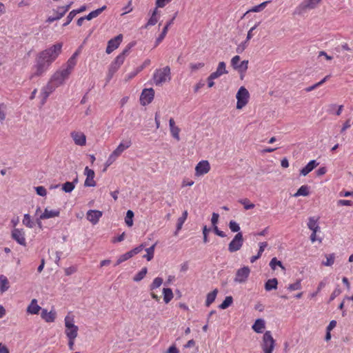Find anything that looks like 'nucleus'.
<instances>
[{
    "label": "nucleus",
    "mask_w": 353,
    "mask_h": 353,
    "mask_svg": "<svg viewBox=\"0 0 353 353\" xmlns=\"http://www.w3.org/2000/svg\"><path fill=\"white\" fill-rule=\"evenodd\" d=\"M78 55V52H74L68 59L67 62L52 75L48 84L41 90V94L44 99H46L57 88L62 85L69 78L77 65V58Z\"/></svg>",
    "instance_id": "obj_1"
},
{
    "label": "nucleus",
    "mask_w": 353,
    "mask_h": 353,
    "mask_svg": "<svg viewBox=\"0 0 353 353\" xmlns=\"http://www.w3.org/2000/svg\"><path fill=\"white\" fill-rule=\"evenodd\" d=\"M62 43H57L40 52L35 59L30 79L43 75L61 52Z\"/></svg>",
    "instance_id": "obj_2"
},
{
    "label": "nucleus",
    "mask_w": 353,
    "mask_h": 353,
    "mask_svg": "<svg viewBox=\"0 0 353 353\" xmlns=\"http://www.w3.org/2000/svg\"><path fill=\"white\" fill-rule=\"evenodd\" d=\"M171 79V70L169 66L156 69L152 75L154 84L157 86H162L169 82Z\"/></svg>",
    "instance_id": "obj_3"
},
{
    "label": "nucleus",
    "mask_w": 353,
    "mask_h": 353,
    "mask_svg": "<svg viewBox=\"0 0 353 353\" xmlns=\"http://www.w3.org/2000/svg\"><path fill=\"white\" fill-rule=\"evenodd\" d=\"M65 334L67 338H77L79 327L75 325L74 316L69 312L64 318Z\"/></svg>",
    "instance_id": "obj_4"
},
{
    "label": "nucleus",
    "mask_w": 353,
    "mask_h": 353,
    "mask_svg": "<svg viewBox=\"0 0 353 353\" xmlns=\"http://www.w3.org/2000/svg\"><path fill=\"white\" fill-rule=\"evenodd\" d=\"M321 0H303V1L295 8L294 14L301 15L307 10L316 8Z\"/></svg>",
    "instance_id": "obj_5"
},
{
    "label": "nucleus",
    "mask_w": 353,
    "mask_h": 353,
    "mask_svg": "<svg viewBox=\"0 0 353 353\" xmlns=\"http://www.w3.org/2000/svg\"><path fill=\"white\" fill-rule=\"evenodd\" d=\"M236 99L237 100L236 109H242L249 101L250 93L248 90L244 86L240 87L236 92Z\"/></svg>",
    "instance_id": "obj_6"
},
{
    "label": "nucleus",
    "mask_w": 353,
    "mask_h": 353,
    "mask_svg": "<svg viewBox=\"0 0 353 353\" xmlns=\"http://www.w3.org/2000/svg\"><path fill=\"white\" fill-rule=\"evenodd\" d=\"M275 347V341L273 339L271 332L266 331L263 336L261 348L264 353H272Z\"/></svg>",
    "instance_id": "obj_7"
},
{
    "label": "nucleus",
    "mask_w": 353,
    "mask_h": 353,
    "mask_svg": "<svg viewBox=\"0 0 353 353\" xmlns=\"http://www.w3.org/2000/svg\"><path fill=\"white\" fill-rule=\"evenodd\" d=\"M243 244V234L242 232H238L228 244V251L231 253L237 252L242 248Z\"/></svg>",
    "instance_id": "obj_8"
},
{
    "label": "nucleus",
    "mask_w": 353,
    "mask_h": 353,
    "mask_svg": "<svg viewBox=\"0 0 353 353\" xmlns=\"http://www.w3.org/2000/svg\"><path fill=\"white\" fill-rule=\"evenodd\" d=\"M240 59L241 58L239 55L233 57L231 59V65L234 70L243 74L245 73L248 68V61L244 60L240 62Z\"/></svg>",
    "instance_id": "obj_9"
},
{
    "label": "nucleus",
    "mask_w": 353,
    "mask_h": 353,
    "mask_svg": "<svg viewBox=\"0 0 353 353\" xmlns=\"http://www.w3.org/2000/svg\"><path fill=\"white\" fill-rule=\"evenodd\" d=\"M250 274V268L248 266H243L236 270L234 281L238 283H244L247 281Z\"/></svg>",
    "instance_id": "obj_10"
},
{
    "label": "nucleus",
    "mask_w": 353,
    "mask_h": 353,
    "mask_svg": "<svg viewBox=\"0 0 353 353\" xmlns=\"http://www.w3.org/2000/svg\"><path fill=\"white\" fill-rule=\"evenodd\" d=\"M11 237L20 245L26 246L27 244L26 232L22 228H13L11 231Z\"/></svg>",
    "instance_id": "obj_11"
},
{
    "label": "nucleus",
    "mask_w": 353,
    "mask_h": 353,
    "mask_svg": "<svg viewBox=\"0 0 353 353\" xmlns=\"http://www.w3.org/2000/svg\"><path fill=\"white\" fill-rule=\"evenodd\" d=\"M70 6H71V3L65 6L59 7V8H57V10H54V12L55 13V15L49 17L47 19V21L48 23H52L54 21L60 19L68 11Z\"/></svg>",
    "instance_id": "obj_12"
},
{
    "label": "nucleus",
    "mask_w": 353,
    "mask_h": 353,
    "mask_svg": "<svg viewBox=\"0 0 353 353\" xmlns=\"http://www.w3.org/2000/svg\"><path fill=\"white\" fill-rule=\"evenodd\" d=\"M210 170V165L206 160L199 161L195 167V176H201Z\"/></svg>",
    "instance_id": "obj_13"
},
{
    "label": "nucleus",
    "mask_w": 353,
    "mask_h": 353,
    "mask_svg": "<svg viewBox=\"0 0 353 353\" xmlns=\"http://www.w3.org/2000/svg\"><path fill=\"white\" fill-rule=\"evenodd\" d=\"M132 145L130 140H125L121 141L117 148L110 154L115 159H117L125 150L129 148Z\"/></svg>",
    "instance_id": "obj_14"
},
{
    "label": "nucleus",
    "mask_w": 353,
    "mask_h": 353,
    "mask_svg": "<svg viewBox=\"0 0 353 353\" xmlns=\"http://www.w3.org/2000/svg\"><path fill=\"white\" fill-rule=\"evenodd\" d=\"M123 39L122 34H119L117 37H114L113 39H111L108 42V46L105 50V52L107 54L112 53L114 50L118 48L119 45L121 44Z\"/></svg>",
    "instance_id": "obj_15"
},
{
    "label": "nucleus",
    "mask_w": 353,
    "mask_h": 353,
    "mask_svg": "<svg viewBox=\"0 0 353 353\" xmlns=\"http://www.w3.org/2000/svg\"><path fill=\"white\" fill-rule=\"evenodd\" d=\"M154 91L152 88L144 89L140 97L141 103L143 105L149 104L154 99Z\"/></svg>",
    "instance_id": "obj_16"
},
{
    "label": "nucleus",
    "mask_w": 353,
    "mask_h": 353,
    "mask_svg": "<svg viewBox=\"0 0 353 353\" xmlns=\"http://www.w3.org/2000/svg\"><path fill=\"white\" fill-rule=\"evenodd\" d=\"M74 143L79 146H84L86 144V137L85 134L80 131H72L70 133Z\"/></svg>",
    "instance_id": "obj_17"
},
{
    "label": "nucleus",
    "mask_w": 353,
    "mask_h": 353,
    "mask_svg": "<svg viewBox=\"0 0 353 353\" xmlns=\"http://www.w3.org/2000/svg\"><path fill=\"white\" fill-rule=\"evenodd\" d=\"M84 174L86 176V179L84 182V185L85 187H94L96 185V182L94 180V170L90 169L88 167H85L84 170Z\"/></svg>",
    "instance_id": "obj_18"
},
{
    "label": "nucleus",
    "mask_w": 353,
    "mask_h": 353,
    "mask_svg": "<svg viewBox=\"0 0 353 353\" xmlns=\"http://www.w3.org/2000/svg\"><path fill=\"white\" fill-rule=\"evenodd\" d=\"M102 215V212L97 210H90L86 214L87 219L93 225H95L99 222Z\"/></svg>",
    "instance_id": "obj_19"
},
{
    "label": "nucleus",
    "mask_w": 353,
    "mask_h": 353,
    "mask_svg": "<svg viewBox=\"0 0 353 353\" xmlns=\"http://www.w3.org/2000/svg\"><path fill=\"white\" fill-rule=\"evenodd\" d=\"M60 215V209L50 210L48 208H45L43 212L40 214L39 219H48L51 218L58 217Z\"/></svg>",
    "instance_id": "obj_20"
},
{
    "label": "nucleus",
    "mask_w": 353,
    "mask_h": 353,
    "mask_svg": "<svg viewBox=\"0 0 353 353\" xmlns=\"http://www.w3.org/2000/svg\"><path fill=\"white\" fill-rule=\"evenodd\" d=\"M169 128L171 136L177 141L180 140L179 133L181 129L176 125L175 121L173 118H170L169 120Z\"/></svg>",
    "instance_id": "obj_21"
},
{
    "label": "nucleus",
    "mask_w": 353,
    "mask_h": 353,
    "mask_svg": "<svg viewBox=\"0 0 353 353\" xmlns=\"http://www.w3.org/2000/svg\"><path fill=\"white\" fill-rule=\"evenodd\" d=\"M56 312L54 310H51L48 312L46 309H42L41 313V317L47 323H52L55 321L56 319Z\"/></svg>",
    "instance_id": "obj_22"
},
{
    "label": "nucleus",
    "mask_w": 353,
    "mask_h": 353,
    "mask_svg": "<svg viewBox=\"0 0 353 353\" xmlns=\"http://www.w3.org/2000/svg\"><path fill=\"white\" fill-rule=\"evenodd\" d=\"M132 46L129 45L128 47H126L121 53H120L114 60L113 63L116 64L117 65H119V67L123 63L125 57L129 54L130 50Z\"/></svg>",
    "instance_id": "obj_23"
},
{
    "label": "nucleus",
    "mask_w": 353,
    "mask_h": 353,
    "mask_svg": "<svg viewBox=\"0 0 353 353\" xmlns=\"http://www.w3.org/2000/svg\"><path fill=\"white\" fill-rule=\"evenodd\" d=\"M228 72L226 70L225 63L223 61H221L219 63L218 66L215 72L210 74L215 79H218L221 76L225 74H228Z\"/></svg>",
    "instance_id": "obj_24"
},
{
    "label": "nucleus",
    "mask_w": 353,
    "mask_h": 353,
    "mask_svg": "<svg viewBox=\"0 0 353 353\" xmlns=\"http://www.w3.org/2000/svg\"><path fill=\"white\" fill-rule=\"evenodd\" d=\"M176 16V13H175L174 16L172 17L171 20L167 22L166 25L163 28L161 33L159 34V36L157 37L156 40V46H158L165 38V35L168 33V30L169 27L173 23V21Z\"/></svg>",
    "instance_id": "obj_25"
},
{
    "label": "nucleus",
    "mask_w": 353,
    "mask_h": 353,
    "mask_svg": "<svg viewBox=\"0 0 353 353\" xmlns=\"http://www.w3.org/2000/svg\"><path fill=\"white\" fill-rule=\"evenodd\" d=\"M307 225L312 232H318L320 231L319 218L314 216L309 217Z\"/></svg>",
    "instance_id": "obj_26"
},
{
    "label": "nucleus",
    "mask_w": 353,
    "mask_h": 353,
    "mask_svg": "<svg viewBox=\"0 0 353 353\" xmlns=\"http://www.w3.org/2000/svg\"><path fill=\"white\" fill-rule=\"evenodd\" d=\"M319 163L316 160H311L304 168L300 171V174L306 176L312 172L316 167L319 165Z\"/></svg>",
    "instance_id": "obj_27"
},
{
    "label": "nucleus",
    "mask_w": 353,
    "mask_h": 353,
    "mask_svg": "<svg viewBox=\"0 0 353 353\" xmlns=\"http://www.w3.org/2000/svg\"><path fill=\"white\" fill-rule=\"evenodd\" d=\"M41 310V307L38 305L37 300L33 299L27 307V313L30 314H37Z\"/></svg>",
    "instance_id": "obj_28"
},
{
    "label": "nucleus",
    "mask_w": 353,
    "mask_h": 353,
    "mask_svg": "<svg viewBox=\"0 0 353 353\" xmlns=\"http://www.w3.org/2000/svg\"><path fill=\"white\" fill-rule=\"evenodd\" d=\"M252 327L256 333H262L265 327V322L262 319H258L255 321Z\"/></svg>",
    "instance_id": "obj_29"
},
{
    "label": "nucleus",
    "mask_w": 353,
    "mask_h": 353,
    "mask_svg": "<svg viewBox=\"0 0 353 353\" xmlns=\"http://www.w3.org/2000/svg\"><path fill=\"white\" fill-rule=\"evenodd\" d=\"M188 212L185 210L182 215L177 219L176 229L174 234L177 235L178 232L181 230L182 226L188 218Z\"/></svg>",
    "instance_id": "obj_30"
},
{
    "label": "nucleus",
    "mask_w": 353,
    "mask_h": 353,
    "mask_svg": "<svg viewBox=\"0 0 353 353\" xmlns=\"http://www.w3.org/2000/svg\"><path fill=\"white\" fill-rule=\"evenodd\" d=\"M10 288L9 281L8 278L3 275H0V292L3 293L6 292Z\"/></svg>",
    "instance_id": "obj_31"
},
{
    "label": "nucleus",
    "mask_w": 353,
    "mask_h": 353,
    "mask_svg": "<svg viewBox=\"0 0 353 353\" xmlns=\"http://www.w3.org/2000/svg\"><path fill=\"white\" fill-rule=\"evenodd\" d=\"M259 252H257V254L255 255V256H252L251 258H250V262L251 263H254L257 259H259L262 253L264 252L265 248L268 246V243L267 242H261L259 244Z\"/></svg>",
    "instance_id": "obj_32"
},
{
    "label": "nucleus",
    "mask_w": 353,
    "mask_h": 353,
    "mask_svg": "<svg viewBox=\"0 0 353 353\" xmlns=\"http://www.w3.org/2000/svg\"><path fill=\"white\" fill-rule=\"evenodd\" d=\"M278 281L276 279H268L265 283V289L266 291L276 290L277 288Z\"/></svg>",
    "instance_id": "obj_33"
},
{
    "label": "nucleus",
    "mask_w": 353,
    "mask_h": 353,
    "mask_svg": "<svg viewBox=\"0 0 353 353\" xmlns=\"http://www.w3.org/2000/svg\"><path fill=\"white\" fill-rule=\"evenodd\" d=\"M270 3V1H266L260 3L259 5L253 6L252 8L248 10L245 14H246L248 12H259L262 11Z\"/></svg>",
    "instance_id": "obj_34"
},
{
    "label": "nucleus",
    "mask_w": 353,
    "mask_h": 353,
    "mask_svg": "<svg viewBox=\"0 0 353 353\" xmlns=\"http://www.w3.org/2000/svg\"><path fill=\"white\" fill-rule=\"evenodd\" d=\"M106 6H103L100 8L90 12L88 15L85 16L86 20H91L94 18L97 17L103 11L106 9Z\"/></svg>",
    "instance_id": "obj_35"
},
{
    "label": "nucleus",
    "mask_w": 353,
    "mask_h": 353,
    "mask_svg": "<svg viewBox=\"0 0 353 353\" xmlns=\"http://www.w3.org/2000/svg\"><path fill=\"white\" fill-rule=\"evenodd\" d=\"M163 301L165 303H168L174 297L172 290L170 288L163 289Z\"/></svg>",
    "instance_id": "obj_36"
},
{
    "label": "nucleus",
    "mask_w": 353,
    "mask_h": 353,
    "mask_svg": "<svg viewBox=\"0 0 353 353\" xmlns=\"http://www.w3.org/2000/svg\"><path fill=\"white\" fill-rule=\"evenodd\" d=\"M218 293V290L216 289L214 290L212 292L208 294L205 301V305L209 307L215 300L216 295Z\"/></svg>",
    "instance_id": "obj_37"
},
{
    "label": "nucleus",
    "mask_w": 353,
    "mask_h": 353,
    "mask_svg": "<svg viewBox=\"0 0 353 353\" xmlns=\"http://www.w3.org/2000/svg\"><path fill=\"white\" fill-rule=\"evenodd\" d=\"M23 224L29 228H32L34 226V223L32 220L29 214H25L22 220Z\"/></svg>",
    "instance_id": "obj_38"
},
{
    "label": "nucleus",
    "mask_w": 353,
    "mask_h": 353,
    "mask_svg": "<svg viewBox=\"0 0 353 353\" xmlns=\"http://www.w3.org/2000/svg\"><path fill=\"white\" fill-rule=\"evenodd\" d=\"M309 194V188L307 185H302L301 186L297 192L294 194L295 197H298L300 196H307Z\"/></svg>",
    "instance_id": "obj_39"
},
{
    "label": "nucleus",
    "mask_w": 353,
    "mask_h": 353,
    "mask_svg": "<svg viewBox=\"0 0 353 353\" xmlns=\"http://www.w3.org/2000/svg\"><path fill=\"white\" fill-rule=\"evenodd\" d=\"M156 243L152 245L151 247L145 249V251L147 252L146 254L143 256L144 258L147 259L148 261H151L154 257V249H155Z\"/></svg>",
    "instance_id": "obj_40"
},
{
    "label": "nucleus",
    "mask_w": 353,
    "mask_h": 353,
    "mask_svg": "<svg viewBox=\"0 0 353 353\" xmlns=\"http://www.w3.org/2000/svg\"><path fill=\"white\" fill-rule=\"evenodd\" d=\"M133 217L134 212L132 210H128L125 217V223L128 227H132L133 225Z\"/></svg>",
    "instance_id": "obj_41"
},
{
    "label": "nucleus",
    "mask_w": 353,
    "mask_h": 353,
    "mask_svg": "<svg viewBox=\"0 0 353 353\" xmlns=\"http://www.w3.org/2000/svg\"><path fill=\"white\" fill-rule=\"evenodd\" d=\"M233 299L231 296H226L225 300L219 305V307L221 310H225L232 305Z\"/></svg>",
    "instance_id": "obj_42"
},
{
    "label": "nucleus",
    "mask_w": 353,
    "mask_h": 353,
    "mask_svg": "<svg viewBox=\"0 0 353 353\" xmlns=\"http://www.w3.org/2000/svg\"><path fill=\"white\" fill-rule=\"evenodd\" d=\"M147 272L148 269L146 268H142L140 272L136 274V275L133 278V280L136 282L141 281L145 276Z\"/></svg>",
    "instance_id": "obj_43"
},
{
    "label": "nucleus",
    "mask_w": 353,
    "mask_h": 353,
    "mask_svg": "<svg viewBox=\"0 0 353 353\" xmlns=\"http://www.w3.org/2000/svg\"><path fill=\"white\" fill-rule=\"evenodd\" d=\"M132 257V254L130 251L123 254H121V256H119V258L115 263V265H118L121 264V263L131 259Z\"/></svg>",
    "instance_id": "obj_44"
},
{
    "label": "nucleus",
    "mask_w": 353,
    "mask_h": 353,
    "mask_svg": "<svg viewBox=\"0 0 353 353\" xmlns=\"http://www.w3.org/2000/svg\"><path fill=\"white\" fill-rule=\"evenodd\" d=\"M163 283V279L161 277H156L151 285H150V290H154L158 288H159Z\"/></svg>",
    "instance_id": "obj_45"
},
{
    "label": "nucleus",
    "mask_w": 353,
    "mask_h": 353,
    "mask_svg": "<svg viewBox=\"0 0 353 353\" xmlns=\"http://www.w3.org/2000/svg\"><path fill=\"white\" fill-rule=\"evenodd\" d=\"M61 189L66 193H70L74 189V184L69 181L65 182L62 185Z\"/></svg>",
    "instance_id": "obj_46"
},
{
    "label": "nucleus",
    "mask_w": 353,
    "mask_h": 353,
    "mask_svg": "<svg viewBox=\"0 0 353 353\" xmlns=\"http://www.w3.org/2000/svg\"><path fill=\"white\" fill-rule=\"evenodd\" d=\"M326 261H323L322 264L325 266H331L334 262L335 255L334 254H326Z\"/></svg>",
    "instance_id": "obj_47"
},
{
    "label": "nucleus",
    "mask_w": 353,
    "mask_h": 353,
    "mask_svg": "<svg viewBox=\"0 0 353 353\" xmlns=\"http://www.w3.org/2000/svg\"><path fill=\"white\" fill-rule=\"evenodd\" d=\"M270 266L272 270H275L277 266L284 269V267L281 261H279L276 257L271 259L270 262Z\"/></svg>",
    "instance_id": "obj_48"
},
{
    "label": "nucleus",
    "mask_w": 353,
    "mask_h": 353,
    "mask_svg": "<svg viewBox=\"0 0 353 353\" xmlns=\"http://www.w3.org/2000/svg\"><path fill=\"white\" fill-rule=\"evenodd\" d=\"M229 228L232 232H241V228L239 226V224L234 221H230Z\"/></svg>",
    "instance_id": "obj_49"
},
{
    "label": "nucleus",
    "mask_w": 353,
    "mask_h": 353,
    "mask_svg": "<svg viewBox=\"0 0 353 353\" xmlns=\"http://www.w3.org/2000/svg\"><path fill=\"white\" fill-rule=\"evenodd\" d=\"M120 67L117 65L113 62L110 64L109 70H108V79H110L114 74L119 70Z\"/></svg>",
    "instance_id": "obj_50"
},
{
    "label": "nucleus",
    "mask_w": 353,
    "mask_h": 353,
    "mask_svg": "<svg viewBox=\"0 0 353 353\" xmlns=\"http://www.w3.org/2000/svg\"><path fill=\"white\" fill-rule=\"evenodd\" d=\"M245 210H250L254 208V205L248 199H241L239 201Z\"/></svg>",
    "instance_id": "obj_51"
},
{
    "label": "nucleus",
    "mask_w": 353,
    "mask_h": 353,
    "mask_svg": "<svg viewBox=\"0 0 353 353\" xmlns=\"http://www.w3.org/2000/svg\"><path fill=\"white\" fill-rule=\"evenodd\" d=\"M288 289L290 291H294L301 289V283L300 280L296 281L294 283L290 284Z\"/></svg>",
    "instance_id": "obj_52"
},
{
    "label": "nucleus",
    "mask_w": 353,
    "mask_h": 353,
    "mask_svg": "<svg viewBox=\"0 0 353 353\" xmlns=\"http://www.w3.org/2000/svg\"><path fill=\"white\" fill-rule=\"evenodd\" d=\"M6 115V105L4 103L0 104V122L2 123Z\"/></svg>",
    "instance_id": "obj_53"
},
{
    "label": "nucleus",
    "mask_w": 353,
    "mask_h": 353,
    "mask_svg": "<svg viewBox=\"0 0 353 353\" xmlns=\"http://www.w3.org/2000/svg\"><path fill=\"white\" fill-rule=\"evenodd\" d=\"M248 41H247L246 40L243 42H241L240 44H239L236 48V52L238 53V54H241L245 50V48L248 47Z\"/></svg>",
    "instance_id": "obj_54"
},
{
    "label": "nucleus",
    "mask_w": 353,
    "mask_h": 353,
    "mask_svg": "<svg viewBox=\"0 0 353 353\" xmlns=\"http://www.w3.org/2000/svg\"><path fill=\"white\" fill-rule=\"evenodd\" d=\"M133 8L132 6V1L130 0L128 1V4L122 8L123 13L121 14V15H125L128 13L131 12Z\"/></svg>",
    "instance_id": "obj_55"
},
{
    "label": "nucleus",
    "mask_w": 353,
    "mask_h": 353,
    "mask_svg": "<svg viewBox=\"0 0 353 353\" xmlns=\"http://www.w3.org/2000/svg\"><path fill=\"white\" fill-rule=\"evenodd\" d=\"M36 192L38 195L45 196L47 194V190L43 186L35 187Z\"/></svg>",
    "instance_id": "obj_56"
},
{
    "label": "nucleus",
    "mask_w": 353,
    "mask_h": 353,
    "mask_svg": "<svg viewBox=\"0 0 353 353\" xmlns=\"http://www.w3.org/2000/svg\"><path fill=\"white\" fill-rule=\"evenodd\" d=\"M352 123L353 122L351 121L350 119H347L345 122L343 123L341 132L343 133L345 131H346L348 128H350L352 126Z\"/></svg>",
    "instance_id": "obj_57"
},
{
    "label": "nucleus",
    "mask_w": 353,
    "mask_h": 353,
    "mask_svg": "<svg viewBox=\"0 0 353 353\" xmlns=\"http://www.w3.org/2000/svg\"><path fill=\"white\" fill-rule=\"evenodd\" d=\"M144 248V245L143 244L134 248V249L131 250L130 252L132 254V256H134V255L139 254L141 252Z\"/></svg>",
    "instance_id": "obj_58"
},
{
    "label": "nucleus",
    "mask_w": 353,
    "mask_h": 353,
    "mask_svg": "<svg viewBox=\"0 0 353 353\" xmlns=\"http://www.w3.org/2000/svg\"><path fill=\"white\" fill-rule=\"evenodd\" d=\"M76 16V14L74 12V11L72 10L70 12V13L68 14V17H67V20L63 24V26H68L73 19V18Z\"/></svg>",
    "instance_id": "obj_59"
},
{
    "label": "nucleus",
    "mask_w": 353,
    "mask_h": 353,
    "mask_svg": "<svg viewBox=\"0 0 353 353\" xmlns=\"http://www.w3.org/2000/svg\"><path fill=\"white\" fill-rule=\"evenodd\" d=\"M341 50L350 51L351 48L349 47L348 44L346 43H342L341 46H339L335 48V50L338 52H341Z\"/></svg>",
    "instance_id": "obj_60"
},
{
    "label": "nucleus",
    "mask_w": 353,
    "mask_h": 353,
    "mask_svg": "<svg viewBox=\"0 0 353 353\" xmlns=\"http://www.w3.org/2000/svg\"><path fill=\"white\" fill-rule=\"evenodd\" d=\"M158 21V17L157 16H151L149 19L147 24L145 25V28L150 26H154Z\"/></svg>",
    "instance_id": "obj_61"
},
{
    "label": "nucleus",
    "mask_w": 353,
    "mask_h": 353,
    "mask_svg": "<svg viewBox=\"0 0 353 353\" xmlns=\"http://www.w3.org/2000/svg\"><path fill=\"white\" fill-rule=\"evenodd\" d=\"M204 66V63L202 62L191 63L190 67L192 71H195L202 68Z\"/></svg>",
    "instance_id": "obj_62"
},
{
    "label": "nucleus",
    "mask_w": 353,
    "mask_h": 353,
    "mask_svg": "<svg viewBox=\"0 0 353 353\" xmlns=\"http://www.w3.org/2000/svg\"><path fill=\"white\" fill-rule=\"evenodd\" d=\"M341 293V290L339 288H336L333 291L330 297V301H333L336 296H338Z\"/></svg>",
    "instance_id": "obj_63"
},
{
    "label": "nucleus",
    "mask_w": 353,
    "mask_h": 353,
    "mask_svg": "<svg viewBox=\"0 0 353 353\" xmlns=\"http://www.w3.org/2000/svg\"><path fill=\"white\" fill-rule=\"evenodd\" d=\"M219 214L215 213V212L212 213L211 223H212L213 228L216 226V224L218 223V221H219Z\"/></svg>",
    "instance_id": "obj_64"
}]
</instances>
